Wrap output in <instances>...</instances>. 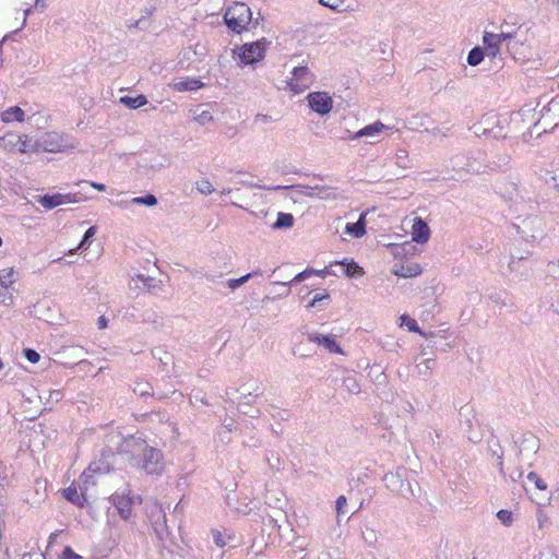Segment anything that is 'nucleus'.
I'll use <instances>...</instances> for the list:
<instances>
[{
    "label": "nucleus",
    "instance_id": "13d9d810",
    "mask_svg": "<svg viewBox=\"0 0 559 559\" xmlns=\"http://www.w3.org/2000/svg\"><path fill=\"white\" fill-rule=\"evenodd\" d=\"M267 412L271 414L273 418L286 420L288 418V413L286 411L281 412L274 406H271V409H267Z\"/></svg>",
    "mask_w": 559,
    "mask_h": 559
},
{
    "label": "nucleus",
    "instance_id": "2eb2a0df",
    "mask_svg": "<svg viewBox=\"0 0 559 559\" xmlns=\"http://www.w3.org/2000/svg\"><path fill=\"white\" fill-rule=\"evenodd\" d=\"M307 338L323 346L326 350L333 354H342L340 345L336 343L334 335H322L319 333H308Z\"/></svg>",
    "mask_w": 559,
    "mask_h": 559
},
{
    "label": "nucleus",
    "instance_id": "412c9836",
    "mask_svg": "<svg viewBox=\"0 0 559 559\" xmlns=\"http://www.w3.org/2000/svg\"><path fill=\"white\" fill-rule=\"evenodd\" d=\"M111 459H114V453H111L110 451L108 452V454L103 453V457L97 462H92L87 468L94 475L106 474L110 471Z\"/></svg>",
    "mask_w": 559,
    "mask_h": 559
},
{
    "label": "nucleus",
    "instance_id": "a18cd8bd",
    "mask_svg": "<svg viewBox=\"0 0 559 559\" xmlns=\"http://www.w3.org/2000/svg\"><path fill=\"white\" fill-rule=\"evenodd\" d=\"M330 295L326 293V290H322L321 293H317L312 300L307 305L308 309L320 307L321 302L324 300H329Z\"/></svg>",
    "mask_w": 559,
    "mask_h": 559
},
{
    "label": "nucleus",
    "instance_id": "b1692460",
    "mask_svg": "<svg viewBox=\"0 0 559 559\" xmlns=\"http://www.w3.org/2000/svg\"><path fill=\"white\" fill-rule=\"evenodd\" d=\"M488 451L492 456L497 457V466L501 475H504L503 469V451L500 445L499 440L496 437H492L488 440Z\"/></svg>",
    "mask_w": 559,
    "mask_h": 559
},
{
    "label": "nucleus",
    "instance_id": "8fccbe9b",
    "mask_svg": "<svg viewBox=\"0 0 559 559\" xmlns=\"http://www.w3.org/2000/svg\"><path fill=\"white\" fill-rule=\"evenodd\" d=\"M347 499L345 496H340L335 501L336 515L340 518L341 515L346 513Z\"/></svg>",
    "mask_w": 559,
    "mask_h": 559
},
{
    "label": "nucleus",
    "instance_id": "09e8293b",
    "mask_svg": "<svg viewBox=\"0 0 559 559\" xmlns=\"http://www.w3.org/2000/svg\"><path fill=\"white\" fill-rule=\"evenodd\" d=\"M509 162H510V156L509 155H507V154L499 155L498 156V160H493L490 164H488V168L489 169L501 168V167L507 166L509 164Z\"/></svg>",
    "mask_w": 559,
    "mask_h": 559
},
{
    "label": "nucleus",
    "instance_id": "473e14b6",
    "mask_svg": "<svg viewBox=\"0 0 559 559\" xmlns=\"http://www.w3.org/2000/svg\"><path fill=\"white\" fill-rule=\"evenodd\" d=\"M294 216L290 213L278 212L275 223L272 225L273 229L290 228L294 225Z\"/></svg>",
    "mask_w": 559,
    "mask_h": 559
},
{
    "label": "nucleus",
    "instance_id": "4468645a",
    "mask_svg": "<svg viewBox=\"0 0 559 559\" xmlns=\"http://www.w3.org/2000/svg\"><path fill=\"white\" fill-rule=\"evenodd\" d=\"M239 393L243 399L259 397L262 394L261 384L258 381H251L242 384L239 389H227L226 395L229 401L235 403L234 395Z\"/></svg>",
    "mask_w": 559,
    "mask_h": 559
},
{
    "label": "nucleus",
    "instance_id": "ddd939ff",
    "mask_svg": "<svg viewBox=\"0 0 559 559\" xmlns=\"http://www.w3.org/2000/svg\"><path fill=\"white\" fill-rule=\"evenodd\" d=\"M134 499V497L130 496V490H128V492H115L110 497L114 507L123 520H128L131 516Z\"/></svg>",
    "mask_w": 559,
    "mask_h": 559
},
{
    "label": "nucleus",
    "instance_id": "9d476101",
    "mask_svg": "<svg viewBox=\"0 0 559 559\" xmlns=\"http://www.w3.org/2000/svg\"><path fill=\"white\" fill-rule=\"evenodd\" d=\"M307 100L309 107L320 116L328 115L333 108V99L326 92H311Z\"/></svg>",
    "mask_w": 559,
    "mask_h": 559
},
{
    "label": "nucleus",
    "instance_id": "79ce46f5",
    "mask_svg": "<svg viewBox=\"0 0 559 559\" xmlns=\"http://www.w3.org/2000/svg\"><path fill=\"white\" fill-rule=\"evenodd\" d=\"M436 360L432 358L424 359L421 362L416 365V369L419 376L427 377L433 368Z\"/></svg>",
    "mask_w": 559,
    "mask_h": 559
},
{
    "label": "nucleus",
    "instance_id": "f3484780",
    "mask_svg": "<svg viewBox=\"0 0 559 559\" xmlns=\"http://www.w3.org/2000/svg\"><path fill=\"white\" fill-rule=\"evenodd\" d=\"M511 33V38H506V47L508 52L512 56L514 60H522L525 58L524 53V43L516 37V31H509Z\"/></svg>",
    "mask_w": 559,
    "mask_h": 559
},
{
    "label": "nucleus",
    "instance_id": "bb28decb",
    "mask_svg": "<svg viewBox=\"0 0 559 559\" xmlns=\"http://www.w3.org/2000/svg\"><path fill=\"white\" fill-rule=\"evenodd\" d=\"M336 264L341 266L342 272L348 277L360 276L364 273L362 269L353 260L344 259L341 262H336Z\"/></svg>",
    "mask_w": 559,
    "mask_h": 559
},
{
    "label": "nucleus",
    "instance_id": "5fc2aeb1",
    "mask_svg": "<svg viewBox=\"0 0 559 559\" xmlns=\"http://www.w3.org/2000/svg\"><path fill=\"white\" fill-rule=\"evenodd\" d=\"M23 355L32 364H36L40 359V355L33 348H25Z\"/></svg>",
    "mask_w": 559,
    "mask_h": 559
},
{
    "label": "nucleus",
    "instance_id": "3c124183",
    "mask_svg": "<svg viewBox=\"0 0 559 559\" xmlns=\"http://www.w3.org/2000/svg\"><path fill=\"white\" fill-rule=\"evenodd\" d=\"M248 281H249V276L243 275V276H241V277H239V278H230V280H228V281L226 282V285H227L230 289L235 290V289H237L238 287H240L241 285H243L245 283H247Z\"/></svg>",
    "mask_w": 559,
    "mask_h": 559
},
{
    "label": "nucleus",
    "instance_id": "f704fd0d",
    "mask_svg": "<svg viewBox=\"0 0 559 559\" xmlns=\"http://www.w3.org/2000/svg\"><path fill=\"white\" fill-rule=\"evenodd\" d=\"M120 103L131 109L140 108L147 104V99L144 95L133 96H123L120 98Z\"/></svg>",
    "mask_w": 559,
    "mask_h": 559
},
{
    "label": "nucleus",
    "instance_id": "7ed1b4c3",
    "mask_svg": "<svg viewBox=\"0 0 559 559\" xmlns=\"http://www.w3.org/2000/svg\"><path fill=\"white\" fill-rule=\"evenodd\" d=\"M133 466L150 475H160L164 469L163 453L153 447H148Z\"/></svg>",
    "mask_w": 559,
    "mask_h": 559
},
{
    "label": "nucleus",
    "instance_id": "f03ea898",
    "mask_svg": "<svg viewBox=\"0 0 559 559\" xmlns=\"http://www.w3.org/2000/svg\"><path fill=\"white\" fill-rule=\"evenodd\" d=\"M486 153L480 150L469 151L466 155L457 154L452 158L454 168L463 169L469 174H483L488 168L485 164Z\"/></svg>",
    "mask_w": 559,
    "mask_h": 559
},
{
    "label": "nucleus",
    "instance_id": "774afa93",
    "mask_svg": "<svg viewBox=\"0 0 559 559\" xmlns=\"http://www.w3.org/2000/svg\"><path fill=\"white\" fill-rule=\"evenodd\" d=\"M214 542H215V544H216L217 546H219V547L225 546V542H224V539H223V537H222V534H221L219 532H216V533L214 534Z\"/></svg>",
    "mask_w": 559,
    "mask_h": 559
},
{
    "label": "nucleus",
    "instance_id": "a211bd4d",
    "mask_svg": "<svg viewBox=\"0 0 559 559\" xmlns=\"http://www.w3.org/2000/svg\"><path fill=\"white\" fill-rule=\"evenodd\" d=\"M316 273V270L312 269V267H307L302 272L298 273L292 281L289 282H274L273 285L275 286H281L284 288V292L283 293H278L277 296L278 297H286L289 295L290 293V289H289V286L293 285V284H298V283H301L304 282L305 280L311 277L312 275H314Z\"/></svg>",
    "mask_w": 559,
    "mask_h": 559
},
{
    "label": "nucleus",
    "instance_id": "1a4fd4ad",
    "mask_svg": "<svg viewBox=\"0 0 559 559\" xmlns=\"http://www.w3.org/2000/svg\"><path fill=\"white\" fill-rule=\"evenodd\" d=\"M265 39H262L242 45L239 55L241 62L245 64H252L262 60L265 53Z\"/></svg>",
    "mask_w": 559,
    "mask_h": 559
},
{
    "label": "nucleus",
    "instance_id": "cd10ccee",
    "mask_svg": "<svg viewBox=\"0 0 559 559\" xmlns=\"http://www.w3.org/2000/svg\"><path fill=\"white\" fill-rule=\"evenodd\" d=\"M24 110L19 106H13L4 110L1 115L3 122L9 123L13 121L22 122L24 120Z\"/></svg>",
    "mask_w": 559,
    "mask_h": 559
},
{
    "label": "nucleus",
    "instance_id": "7c9ffc66",
    "mask_svg": "<svg viewBox=\"0 0 559 559\" xmlns=\"http://www.w3.org/2000/svg\"><path fill=\"white\" fill-rule=\"evenodd\" d=\"M96 485V480H95V475L92 474V472L88 471V468H86L79 477L78 479V487L80 489V491L83 492V495H86L88 488L91 486H95Z\"/></svg>",
    "mask_w": 559,
    "mask_h": 559
},
{
    "label": "nucleus",
    "instance_id": "aec40b11",
    "mask_svg": "<svg viewBox=\"0 0 559 559\" xmlns=\"http://www.w3.org/2000/svg\"><path fill=\"white\" fill-rule=\"evenodd\" d=\"M388 129L385 124H383L381 121H376L373 123H370L359 131L355 132L353 135H349V140H356L360 138H377L380 135V133Z\"/></svg>",
    "mask_w": 559,
    "mask_h": 559
},
{
    "label": "nucleus",
    "instance_id": "69168bd1",
    "mask_svg": "<svg viewBox=\"0 0 559 559\" xmlns=\"http://www.w3.org/2000/svg\"><path fill=\"white\" fill-rule=\"evenodd\" d=\"M537 521H538L539 528H543L545 523L548 522V518L546 516V514L543 511H538L537 512Z\"/></svg>",
    "mask_w": 559,
    "mask_h": 559
},
{
    "label": "nucleus",
    "instance_id": "a878e982",
    "mask_svg": "<svg viewBox=\"0 0 559 559\" xmlns=\"http://www.w3.org/2000/svg\"><path fill=\"white\" fill-rule=\"evenodd\" d=\"M204 86V83L197 79H183L174 84V88L178 92L197 91Z\"/></svg>",
    "mask_w": 559,
    "mask_h": 559
},
{
    "label": "nucleus",
    "instance_id": "c756f323",
    "mask_svg": "<svg viewBox=\"0 0 559 559\" xmlns=\"http://www.w3.org/2000/svg\"><path fill=\"white\" fill-rule=\"evenodd\" d=\"M311 193H309L310 197H318L319 199L324 200H334L337 197V193L335 189H332L331 187L325 186H314L311 187Z\"/></svg>",
    "mask_w": 559,
    "mask_h": 559
},
{
    "label": "nucleus",
    "instance_id": "f8f14e48",
    "mask_svg": "<svg viewBox=\"0 0 559 559\" xmlns=\"http://www.w3.org/2000/svg\"><path fill=\"white\" fill-rule=\"evenodd\" d=\"M539 122L543 123L544 131L547 130V127L552 129L559 126V95L552 97L543 106Z\"/></svg>",
    "mask_w": 559,
    "mask_h": 559
},
{
    "label": "nucleus",
    "instance_id": "9b49d317",
    "mask_svg": "<svg viewBox=\"0 0 559 559\" xmlns=\"http://www.w3.org/2000/svg\"><path fill=\"white\" fill-rule=\"evenodd\" d=\"M511 36L509 31L501 32L500 34L485 32L483 35L485 55L495 59L500 52L502 43H504L506 38H511Z\"/></svg>",
    "mask_w": 559,
    "mask_h": 559
},
{
    "label": "nucleus",
    "instance_id": "c85d7f7f",
    "mask_svg": "<svg viewBox=\"0 0 559 559\" xmlns=\"http://www.w3.org/2000/svg\"><path fill=\"white\" fill-rule=\"evenodd\" d=\"M38 203L47 210H52L58 205L63 204V199L61 193L55 194H45L38 198Z\"/></svg>",
    "mask_w": 559,
    "mask_h": 559
},
{
    "label": "nucleus",
    "instance_id": "e433bc0d",
    "mask_svg": "<svg viewBox=\"0 0 559 559\" xmlns=\"http://www.w3.org/2000/svg\"><path fill=\"white\" fill-rule=\"evenodd\" d=\"M485 57L484 48L476 46L467 55V63L472 67L478 66Z\"/></svg>",
    "mask_w": 559,
    "mask_h": 559
},
{
    "label": "nucleus",
    "instance_id": "0e129e2a",
    "mask_svg": "<svg viewBox=\"0 0 559 559\" xmlns=\"http://www.w3.org/2000/svg\"><path fill=\"white\" fill-rule=\"evenodd\" d=\"M63 399V392L60 390L51 391L49 394V401L51 402H59Z\"/></svg>",
    "mask_w": 559,
    "mask_h": 559
},
{
    "label": "nucleus",
    "instance_id": "dca6fc26",
    "mask_svg": "<svg viewBox=\"0 0 559 559\" xmlns=\"http://www.w3.org/2000/svg\"><path fill=\"white\" fill-rule=\"evenodd\" d=\"M430 238V228L428 224L420 217L414 218L412 228V240L417 243H425Z\"/></svg>",
    "mask_w": 559,
    "mask_h": 559
},
{
    "label": "nucleus",
    "instance_id": "603ef678",
    "mask_svg": "<svg viewBox=\"0 0 559 559\" xmlns=\"http://www.w3.org/2000/svg\"><path fill=\"white\" fill-rule=\"evenodd\" d=\"M194 119L199 124L205 126L206 123L213 120V117L209 110H202L200 114L195 116Z\"/></svg>",
    "mask_w": 559,
    "mask_h": 559
},
{
    "label": "nucleus",
    "instance_id": "680f3d73",
    "mask_svg": "<svg viewBox=\"0 0 559 559\" xmlns=\"http://www.w3.org/2000/svg\"><path fill=\"white\" fill-rule=\"evenodd\" d=\"M29 10H25L24 12V19H23V22H22V25L21 27L16 28L15 31L11 32L10 34H7L2 40H0V50L2 49V46H3V43L5 40H8L13 34H16L17 32H20L25 25H26V15L28 14Z\"/></svg>",
    "mask_w": 559,
    "mask_h": 559
},
{
    "label": "nucleus",
    "instance_id": "6ab92c4d",
    "mask_svg": "<svg viewBox=\"0 0 559 559\" xmlns=\"http://www.w3.org/2000/svg\"><path fill=\"white\" fill-rule=\"evenodd\" d=\"M0 148L4 151L17 150L20 152H25V142L22 141L21 135L16 133H7L3 136H0Z\"/></svg>",
    "mask_w": 559,
    "mask_h": 559
},
{
    "label": "nucleus",
    "instance_id": "423d86ee",
    "mask_svg": "<svg viewBox=\"0 0 559 559\" xmlns=\"http://www.w3.org/2000/svg\"><path fill=\"white\" fill-rule=\"evenodd\" d=\"M148 447L142 436L133 435L123 439L120 444V453L126 455L133 466V461H138Z\"/></svg>",
    "mask_w": 559,
    "mask_h": 559
},
{
    "label": "nucleus",
    "instance_id": "c03bdc74",
    "mask_svg": "<svg viewBox=\"0 0 559 559\" xmlns=\"http://www.w3.org/2000/svg\"><path fill=\"white\" fill-rule=\"evenodd\" d=\"M526 478L528 481L533 483L534 486L538 489V490H546L547 489V484L544 479H542L537 473L535 472H530L527 475H526Z\"/></svg>",
    "mask_w": 559,
    "mask_h": 559
},
{
    "label": "nucleus",
    "instance_id": "ea45409f",
    "mask_svg": "<svg viewBox=\"0 0 559 559\" xmlns=\"http://www.w3.org/2000/svg\"><path fill=\"white\" fill-rule=\"evenodd\" d=\"M131 204L133 205H145V206H155L157 203H158V200L157 198L152 194V193H147L145 195H142V197H135L133 198L131 201H130Z\"/></svg>",
    "mask_w": 559,
    "mask_h": 559
},
{
    "label": "nucleus",
    "instance_id": "5701e85b",
    "mask_svg": "<svg viewBox=\"0 0 559 559\" xmlns=\"http://www.w3.org/2000/svg\"><path fill=\"white\" fill-rule=\"evenodd\" d=\"M62 496L64 497L66 500L80 508H83L85 502L87 501L85 495H83L82 491H80L79 493L78 488L74 484L63 489Z\"/></svg>",
    "mask_w": 559,
    "mask_h": 559
},
{
    "label": "nucleus",
    "instance_id": "2f4dec72",
    "mask_svg": "<svg viewBox=\"0 0 559 559\" xmlns=\"http://www.w3.org/2000/svg\"><path fill=\"white\" fill-rule=\"evenodd\" d=\"M132 391L134 394L146 397L153 395V386L145 380H136L133 382Z\"/></svg>",
    "mask_w": 559,
    "mask_h": 559
},
{
    "label": "nucleus",
    "instance_id": "39448f33",
    "mask_svg": "<svg viewBox=\"0 0 559 559\" xmlns=\"http://www.w3.org/2000/svg\"><path fill=\"white\" fill-rule=\"evenodd\" d=\"M314 79V74L307 66L295 67L287 85L295 94H300L313 84Z\"/></svg>",
    "mask_w": 559,
    "mask_h": 559
},
{
    "label": "nucleus",
    "instance_id": "4d7b16f0",
    "mask_svg": "<svg viewBox=\"0 0 559 559\" xmlns=\"http://www.w3.org/2000/svg\"><path fill=\"white\" fill-rule=\"evenodd\" d=\"M62 199H63V204L64 203H78L83 200L82 194L80 192L62 194Z\"/></svg>",
    "mask_w": 559,
    "mask_h": 559
},
{
    "label": "nucleus",
    "instance_id": "c9c22d12",
    "mask_svg": "<svg viewBox=\"0 0 559 559\" xmlns=\"http://www.w3.org/2000/svg\"><path fill=\"white\" fill-rule=\"evenodd\" d=\"M153 528L159 538H163L164 535H167L166 516L162 510L157 511V520L153 523Z\"/></svg>",
    "mask_w": 559,
    "mask_h": 559
},
{
    "label": "nucleus",
    "instance_id": "bf43d9fd",
    "mask_svg": "<svg viewBox=\"0 0 559 559\" xmlns=\"http://www.w3.org/2000/svg\"><path fill=\"white\" fill-rule=\"evenodd\" d=\"M362 537L369 545H373L377 542V534L373 530L367 528L366 532H362Z\"/></svg>",
    "mask_w": 559,
    "mask_h": 559
},
{
    "label": "nucleus",
    "instance_id": "20e7f679",
    "mask_svg": "<svg viewBox=\"0 0 559 559\" xmlns=\"http://www.w3.org/2000/svg\"><path fill=\"white\" fill-rule=\"evenodd\" d=\"M39 146L49 153L66 152L75 147L69 135L58 132H46L39 140Z\"/></svg>",
    "mask_w": 559,
    "mask_h": 559
},
{
    "label": "nucleus",
    "instance_id": "37998d69",
    "mask_svg": "<svg viewBox=\"0 0 559 559\" xmlns=\"http://www.w3.org/2000/svg\"><path fill=\"white\" fill-rule=\"evenodd\" d=\"M195 185H197V190L201 194L209 195L215 191L209 179L203 178V179L197 181Z\"/></svg>",
    "mask_w": 559,
    "mask_h": 559
},
{
    "label": "nucleus",
    "instance_id": "393cba45",
    "mask_svg": "<svg viewBox=\"0 0 559 559\" xmlns=\"http://www.w3.org/2000/svg\"><path fill=\"white\" fill-rule=\"evenodd\" d=\"M258 397H247V399H243L242 395H238L236 397V401L237 402V405H238V409L245 414V415H249L250 417L252 418H255L259 416L260 414V411L258 408H254L252 411H248L247 407L251 406L253 403H255V400Z\"/></svg>",
    "mask_w": 559,
    "mask_h": 559
},
{
    "label": "nucleus",
    "instance_id": "4c0bfd02",
    "mask_svg": "<svg viewBox=\"0 0 559 559\" xmlns=\"http://www.w3.org/2000/svg\"><path fill=\"white\" fill-rule=\"evenodd\" d=\"M343 388L350 394H358L360 392V385L358 383L357 377L354 374L344 377Z\"/></svg>",
    "mask_w": 559,
    "mask_h": 559
},
{
    "label": "nucleus",
    "instance_id": "de8ad7c7",
    "mask_svg": "<svg viewBox=\"0 0 559 559\" xmlns=\"http://www.w3.org/2000/svg\"><path fill=\"white\" fill-rule=\"evenodd\" d=\"M96 231H97V227L96 226H91L90 228H87V230L84 233V236H83L82 240L80 241L76 250H79L81 248H84L85 245L87 242H90L91 239L95 236Z\"/></svg>",
    "mask_w": 559,
    "mask_h": 559
},
{
    "label": "nucleus",
    "instance_id": "49530a36",
    "mask_svg": "<svg viewBox=\"0 0 559 559\" xmlns=\"http://www.w3.org/2000/svg\"><path fill=\"white\" fill-rule=\"evenodd\" d=\"M497 518L500 520V522L506 525V526H509L512 524V521H513V515H512V512L509 511V510H504V509H501L497 512Z\"/></svg>",
    "mask_w": 559,
    "mask_h": 559
},
{
    "label": "nucleus",
    "instance_id": "e2e57ef3",
    "mask_svg": "<svg viewBox=\"0 0 559 559\" xmlns=\"http://www.w3.org/2000/svg\"><path fill=\"white\" fill-rule=\"evenodd\" d=\"M61 559H83V557L75 554L71 547L67 546L62 551Z\"/></svg>",
    "mask_w": 559,
    "mask_h": 559
},
{
    "label": "nucleus",
    "instance_id": "052dcab7",
    "mask_svg": "<svg viewBox=\"0 0 559 559\" xmlns=\"http://www.w3.org/2000/svg\"><path fill=\"white\" fill-rule=\"evenodd\" d=\"M160 281H157L154 277L148 276L145 278L144 287L147 288L148 292H155L156 288L159 287Z\"/></svg>",
    "mask_w": 559,
    "mask_h": 559
},
{
    "label": "nucleus",
    "instance_id": "864d4df0",
    "mask_svg": "<svg viewBox=\"0 0 559 559\" xmlns=\"http://www.w3.org/2000/svg\"><path fill=\"white\" fill-rule=\"evenodd\" d=\"M127 27L130 29L131 28L145 29L147 27L145 24V16H141L138 20H128Z\"/></svg>",
    "mask_w": 559,
    "mask_h": 559
},
{
    "label": "nucleus",
    "instance_id": "338daca9",
    "mask_svg": "<svg viewBox=\"0 0 559 559\" xmlns=\"http://www.w3.org/2000/svg\"><path fill=\"white\" fill-rule=\"evenodd\" d=\"M521 26H519L518 28H515L514 26L511 25L510 21L509 20H504L503 23L501 24V32H507V31H516L520 28Z\"/></svg>",
    "mask_w": 559,
    "mask_h": 559
},
{
    "label": "nucleus",
    "instance_id": "6e6d98bb",
    "mask_svg": "<svg viewBox=\"0 0 559 559\" xmlns=\"http://www.w3.org/2000/svg\"><path fill=\"white\" fill-rule=\"evenodd\" d=\"M319 3L331 10L337 11L340 7L344 3V0H319Z\"/></svg>",
    "mask_w": 559,
    "mask_h": 559
},
{
    "label": "nucleus",
    "instance_id": "4be33fe9",
    "mask_svg": "<svg viewBox=\"0 0 559 559\" xmlns=\"http://www.w3.org/2000/svg\"><path fill=\"white\" fill-rule=\"evenodd\" d=\"M367 212H362L355 223H348L345 227V233L355 237L360 238L366 234V216Z\"/></svg>",
    "mask_w": 559,
    "mask_h": 559
},
{
    "label": "nucleus",
    "instance_id": "a19ab883",
    "mask_svg": "<svg viewBox=\"0 0 559 559\" xmlns=\"http://www.w3.org/2000/svg\"><path fill=\"white\" fill-rule=\"evenodd\" d=\"M14 273L15 272L13 267L0 270V285L3 288H8L15 282Z\"/></svg>",
    "mask_w": 559,
    "mask_h": 559
},
{
    "label": "nucleus",
    "instance_id": "f257e3e1",
    "mask_svg": "<svg viewBox=\"0 0 559 559\" xmlns=\"http://www.w3.org/2000/svg\"><path fill=\"white\" fill-rule=\"evenodd\" d=\"M224 22L229 29L240 34L252 22L251 9L243 2H234L224 13Z\"/></svg>",
    "mask_w": 559,
    "mask_h": 559
},
{
    "label": "nucleus",
    "instance_id": "72a5a7b5",
    "mask_svg": "<svg viewBox=\"0 0 559 559\" xmlns=\"http://www.w3.org/2000/svg\"><path fill=\"white\" fill-rule=\"evenodd\" d=\"M394 273L400 277H414L421 273V267L417 263H409L407 265H402Z\"/></svg>",
    "mask_w": 559,
    "mask_h": 559
},
{
    "label": "nucleus",
    "instance_id": "6e6552de",
    "mask_svg": "<svg viewBox=\"0 0 559 559\" xmlns=\"http://www.w3.org/2000/svg\"><path fill=\"white\" fill-rule=\"evenodd\" d=\"M514 445L518 448L519 459H530L539 450V439L532 432H524L518 440L514 441Z\"/></svg>",
    "mask_w": 559,
    "mask_h": 559
},
{
    "label": "nucleus",
    "instance_id": "58836bf2",
    "mask_svg": "<svg viewBox=\"0 0 559 559\" xmlns=\"http://www.w3.org/2000/svg\"><path fill=\"white\" fill-rule=\"evenodd\" d=\"M400 326H405L409 332H415L420 335H424V332L418 326L416 320L411 318L408 314H402L400 317Z\"/></svg>",
    "mask_w": 559,
    "mask_h": 559
},
{
    "label": "nucleus",
    "instance_id": "0eeeda50",
    "mask_svg": "<svg viewBox=\"0 0 559 559\" xmlns=\"http://www.w3.org/2000/svg\"><path fill=\"white\" fill-rule=\"evenodd\" d=\"M405 469H397L395 473H386L383 476L385 487L403 497L414 496L411 484L404 479Z\"/></svg>",
    "mask_w": 559,
    "mask_h": 559
}]
</instances>
